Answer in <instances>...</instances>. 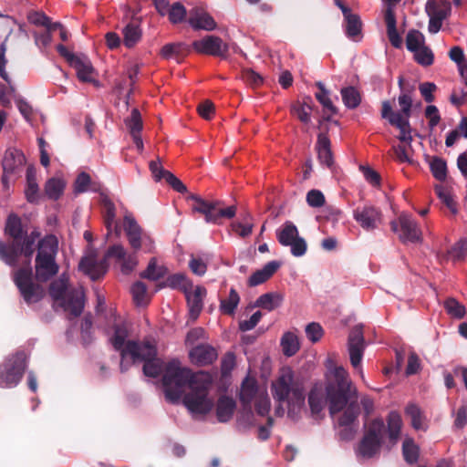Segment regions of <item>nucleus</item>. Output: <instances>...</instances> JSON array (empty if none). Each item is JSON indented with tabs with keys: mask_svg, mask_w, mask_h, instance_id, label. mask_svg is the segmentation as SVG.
<instances>
[{
	"mask_svg": "<svg viewBox=\"0 0 467 467\" xmlns=\"http://www.w3.org/2000/svg\"><path fill=\"white\" fill-rule=\"evenodd\" d=\"M335 380L326 387L327 400L329 405V413L344 411L337 418V426L341 428L339 437L343 441L354 438L358 430V417L360 408L358 403L357 389L348 379V373L342 367H337L333 372Z\"/></svg>",
	"mask_w": 467,
	"mask_h": 467,
	"instance_id": "f257e3e1",
	"label": "nucleus"
},
{
	"mask_svg": "<svg viewBox=\"0 0 467 467\" xmlns=\"http://www.w3.org/2000/svg\"><path fill=\"white\" fill-rule=\"evenodd\" d=\"M5 231L12 241L8 244L0 241V258L10 266L17 265L21 254L30 259L35 252V243L39 237V233L33 231L28 234L20 217L15 213L7 217Z\"/></svg>",
	"mask_w": 467,
	"mask_h": 467,
	"instance_id": "f03ea898",
	"label": "nucleus"
},
{
	"mask_svg": "<svg viewBox=\"0 0 467 467\" xmlns=\"http://www.w3.org/2000/svg\"><path fill=\"white\" fill-rule=\"evenodd\" d=\"M387 422L386 427L383 420L377 418L369 423L358 448V454L363 458L370 459L379 453L386 434L392 444L397 442L402 426L400 415L397 411H390Z\"/></svg>",
	"mask_w": 467,
	"mask_h": 467,
	"instance_id": "7ed1b4c3",
	"label": "nucleus"
},
{
	"mask_svg": "<svg viewBox=\"0 0 467 467\" xmlns=\"http://www.w3.org/2000/svg\"><path fill=\"white\" fill-rule=\"evenodd\" d=\"M206 373H192L191 369L182 368L177 359L166 365L162 376V385L168 400L176 403L184 393L185 388L191 389L200 381Z\"/></svg>",
	"mask_w": 467,
	"mask_h": 467,
	"instance_id": "20e7f679",
	"label": "nucleus"
},
{
	"mask_svg": "<svg viewBox=\"0 0 467 467\" xmlns=\"http://www.w3.org/2000/svg\"><path fill=\"white\" fill-rule=\"evenodd\" d=\"M272 390L276 400L287 403L288 414L291 416L297 414L305 405L304 382L295 378L290 369L282 373L272 384Z\"/></svg>",
	"mask_w": 467,
	"mask_h": 467,
	"instance_id": "39448f33",
	"label": "nucleus"
},
{
	"mask_svg": "<svg viewBox=\"0 0 467 467\" xmlns=\"http://www.w3.org/2000/svg\"><path fill=\"white\" fill-rule=\"evenodd\" d=\"M128 358L133 364L143 361L142 370L147 377L157 378L162 370V361L157 358V349L150 342L130 341L128 344L122 351V360L119 364L121 373L126 372L130 368V364L127 362Z\"/></svg>",
	"mask_w": 467,
	"mask_h": 467,
	"instance_id": "423d86ee",
	"label": "nucleus"
},
{
	"mask_svg": "<svg viewBox=\"0 0 467 467\" xmlns=\"http://www.w3.org/2000/svg\"><path fill=\"white\" fill-rule=\"evenodd\" d=\"M57 242L55 236L50 235L42 239L38 244L36 256V278L39 282H47L58 272L56 263Z\"/></svg>",
	"mask_w": 467,
	"mask_h": 467,
	"instance_id": "0eeeda50",
	"label": "nucleus"
},
{
	"mask_svg": "<svg viewBox=\"0 0 467 467\" xmlns=\"http://www.w3.org/2000/svg\"><path fill=\"white\" fill-rule=\"evenodd\" d=\"M211 378L206 374L197 384L190 389L183 397V404L194 415H206L213 409V403L208 398Z\"/></svg>",
	"mask_w": 467,
	"mask_h": 467,
	"instance_id": "6e6552de",
	"label": "nucleus"
},
{
	"mask_svg": "<svg viewBox=\"0 0 467 467\" xmlns=\"http://www.w3.org/2000/svg\"><path fill=\"white\" fill-rule=\"evenodd\" d=\"M126 254L127 252L123 245L113 244L109 247L102 260L98 261L95 254L87 255L80 260L78 267L91 280L96 281L101 278L107 272V258H115L118 261H122Z\"/></svg>",
	"mask_w": 467,
	"mask_h": 467,
	"instance_id": "1a4fd4ad",
	"label": "nucleus"
},
{
	"mask_svg": "<svg viewBox=\"0 0 467 467\" xmlns=\"http://www.w3.org/2000/svg\"><path fill=\"white\" fill-rule=\"evenodd\" d=\"M189 198L194 202L192 205V212L202 214L208 223L221 224L222 219H232L236 214L235 205L223 208L219 201H206L195 194H191Z\"/></svg>",
	"mask_w": 467,
	"mask_h": 467,
	"instance_id": "9d476101",
	"label": "nucleus"
},
{
	"mask_svg": "<svg viewBox=\"0 0 467 467\" xmlns=\"http://www.w3.org/2000/svg\"><path fill=\"white\" fill-rule=\"evenodd\" d=\"M26 368V355L18 351L9 356L0 365V388L16 387L23 378Z\"/></svg>",
	"mask_w": 467,
	"mask_h": 467,
	"instance_id": "9b49d317",
	"label": "nucleus"
},
{
	"mask_svg": "<svg viewBox=\"0 0 467 467\" xmlns=\"http://www.w3.org/2000/svg\"><path fill=\"white\" fill-rule=\"evenodd\" d=\"M13 281L27 305L39 302L45 293L42 285L33 281L32 268L27 265L16 270Z\"/></svg>",
	"mask_w": 467,
	"mask_h": 467,
	"instance_id": "f8f14e48",
	"label": "nucleus"
},
{
	"mask_svg": "<svg viewBox=\"0 0 467 467\" xmlns=\"http://www.w3.org/2000/svg\"><path fill=\"white\" fill-rule=\"evenodd\" d=\"M123 229L134 254H137L140 250H143L145 253L153 251L154 241L152 237L139 225L132 216H124Z\"/></svg>",
	"mask_w": 467,
	"mask_h": 467,
	"instance_id": "ddd939ff",
	"label": "nucleus"
},
{
	"mask_svg": "<svg viewBox=\"0 0 467 467\" xmlns=\"http://www.w3.org/2000/svg\"><path fill=\"white\" fill-rule=\"evenodd\" d=\"M400 94L398 98L400 111H393L392 106L389 100H384L381 106V118L391 119L392 114H398L401 118L410 119L412 108V93L415 90V86L405 81L404 78L400 76L398 80Z\"/></svg>",
	"mask_w": 467,
	"mask_h": 467,
	"instance_id": "4468645a",
	"label": "nucleus"
},
{
	"mask_svg": "<svg viewBox=\"0 0 467 467\" xmlns=\"http://www.w3.org/2000/svg\"><path fill=\"white\" fill-rule=\"evenodd\" d=\"M276 238L281 245L290 246L291 254L296 257L303 256L306 252L305 239L299 236L297 227L290 221H286L276 232Z\"/></svg>",
	"mask_w": 467,
	"mask_h": 467,
	"instance_id": "2eb2a0df",
	"label": "nucleus"
},
{
	"mask_svg": "<svg viewBox=\"0 0 467 467\" xmlns=\"http://www.w3.org/2000/svg\"><path fill=\"white\" fill-rule=\"evenodd\" d=\"M425 10L430 18L428 30L436 34L441 30L442 22L451 16V5L448 0H428Z\"/></svg>",
	"mask_w": 467,
	"mask_h": 467,
	"instance_id": "dca6fc26",
	"label": "nucleus"
},
{
	"mask_svg": "<svg viewBox=\"0 0 467 467\" xmlns=\"http://www.w3.org/2000/svg\"><path fill=\"white\" fill-rule=\"evenodd\" d=\"M391 231L398 234L402 243H417L421 240V231L416 221L410 215L402 213L397 220L390 222Z\"/></svg>",
	"mask_w": 467,
	"mask_h": 467,
	"instance_id": "f3484780",
	"label": "nucleus"
},
{
	"mask_svg": "<svg viewBox=\"0 0 467 467\" xmlns=\"http://www.w3.org/2000/svg\"><path fill=\"white\" fill-rule=\"evenodd\" d=\"M192 49L202 55L219 57L225 58L229 47L223 39L217 36H206L200 40H195L192 44Z\"/></svg>",
	"mask_w": 467,
	"mask_h": 467,
	"instance_id": "a211bd4d",
	"label": "nucleus"
},
{
	"mask_svg": "<svg viewBox=\"0 0 467 467\" xmlns=\"http://www.w3.org/2000/svg\"><path fill=\"white\" fill-rule=\"evenodd\" d=\"M356 222L366 231H373L382 223V213L373 205L358 206L353 211Z\"/></svg>",
	"mask_w": 467,
	"mask_h": 467,
	"instance_id": "6ab92c4d",
	"label": "nucleus"
},
{
	"mask_svg": "<svg viewBox=\"0 0 467 467\" xmlns=\"http://www.w3.org/2000/svg\"><path fill=\"white\" fill-rule=\"evenodd\" d=\"M348 346L351 365L355 368H360V363L365 349V339L362 326H355L350 330Z\"/></svg>",
	"mask_w": 467,
	"mask_h": 467,
	"instance_id": "aec40b11",
	"label": "nucleus"
},
{
	"mask_svg": "<svg viewBox=\"0 0 467 467\" xmlns=\"http://www.w3.org/2000/svg\"><path fill=\"white\" fill-rule=\"evenodd\" d=\"M149 168L156 182H160L163 179L174 191L180 193L187 192L186 185L173 173L165 170L162 167L160 159L151 161L149 164Z\"/></svg>",
	"mask_w": 467,
	"mask_h": 467,
	"instance_id": "412c9836",
	"label": "nucleus"
},
{
	"mask_svg": "<svg viewBox=\"0 0 467 467\" xmlns=\"http://www.w3.org/2000/svg\"><path fill=\"white\" fill-rule=\"evenodd\" d=\"M59 303L66 311L69 312L70 316L73 317H79L85 307V294L83 289L81 287L69 289L64 299Z\"/></svg>",
	"mask_w": 467,
	"mask_h": 467,
	"instance_id": "4be33fe9",
	"label": "nucleus"
},
{
	"mask_svg": "<svg viewBox=\"0 0 467 467\" xmlns=\"http://www.w3.org/2000/svg\"><path fill=\"white\" fill-rule=\"evenodd\" d=\"M217 350L208 344L197 345L189 353L191 362L199 367L213 364L217 359Z\"/></svg>",
	"mask_w": 467,
	"mask_h": 467,
	"instance_id": "5701e85b",
	"label": "nucleus"
},
{
	"mask_svg": "<svg viewBox=\"0 0 467 467\" xmlns=\"http://www.w3.org/2000/svg\"><path fill=\"white\" fill-rule=\"evenodd\" d=\"M25 156L24 154L16 150L9 149L5 152L2 167H3V177L2 181L5 184L9 178V175L16 173V171L24 164Z\"/></svg>",
	"mask_w": 467,
	"mask_h": 467,
	"instance_id": "b1692460",
	"label": "nucleus"
},
{
	"mask_svg": "<svg viewBox=\"0 0 467 467\" xmlns=\"http://www.w3.org/2000/svg\"><path fill=\"white\" fill-rule=\"evenodd\" d=\"M188 22L195 30L212 31L217 26L213 16L200 7H194L190 10Z\"/></svg>",
	"mask_w": 467,
	"mask_h": 467,
	"instance_id": "393cba45",
	"label": "nucleus"
},
{
	"mask_svg": "<svg viewBox=\"0 0 467 467\" xmlns=\"http://www.w3.org/2000/svg\"><path fill=\"white\" fill-rule=\"evenodd\" d=\"M185 295L189 314L192 319H197L203 307V299L206 296L207 290L205 287L198 285L194 290H187Z\"/></svg>",
	"mask_w": 467,
	"mask_h": 467,
	"instance_id": "a878e982",
	"label": "nucleus"
},
{
	"mask_svg": "<svg viewBox=\"0 0 467 467\" xmlns=\"http://www.w3.org/2000/svg\"><path fill=\"white\" fill-rule=\"evenodd\" d=\"M317 158L321 164L331 169L334 165L331 141L326 132H319L316 143Z\"/></svg>",
	"mask_w": 467,
	"mask_h": 467,
	"instance_id": "bb28decb",
	"label": "nucleus"
},
{
	"mask_svg": "<svg viewBox=\"0 0 467 467\" xmlns=\"http://www.w3.org/2000/svg\"><path fill=\"white\" fill-rule=\"evenodd\" d=\"M70 67L76 70L80 81L98 84L93 78L94 67L87 57H78L74 62H71Z\"/></svg>",
	"mask_w": 467,
	"mask_h": 467,
	"instance_id": "cd10ccee",
	"label": "nucleus"
},
{
	"mask_svg": "<svg viewBox=\"0 0 467 467\" xmlns=\"http://www.w3.org/2000/svg\"><path fill=\"white\" fill-rule=\"evenodd\" d=\"M281 263L278 261L268 262L262 269L255 271L247 281L249 286H256L266 282L279 269Z\"/></svg>",
	"mask_w": 467,
	"mask_h": 467,
	"instance_id": "c85d7f7f",
	"label": "nucleus"
},
{
	"mask_svg": "<svg viewBox=\"0 0 467 467\" xmlns=\"http://www.w3.org/2000/svg\"><path fill=\"white\" fill-rule=\"evenodd\" d=\"M386 119L391 126L397 128L400 130V135L398 136L400 141L406 142L409 146H410L412 141V128L410 126V119H407L406 117L403 119L398 114H392L391 119Z\"/></svg>",
	"mask_w": 467,
	"mask_h": 467,
	"instance_id": "c756f323",
	"label": "nucleus"
},
{
	"mask_svg": "<svg viewBox=\"0 0 467 467\" xmlns=\"http://www.w3.org/2000/svg\"><path fill=\"white\" fill-rule=\"evenodd\" d=\"M236 403L234 400L228 396H222L218 399L216 404V417L220 422L229 421L235 410Z\"/></svg>",
	"mask_w": 467,
	"mask_h": 467,
	"instance_id": "7c9ffc66",
	"label": "nucleus"
},
{
	"mask_svg": "<svg viewBox=\"0 0 467 467\" xmlns=\"http://www.w3.org/2000/svg\"><path fill=\"white\" fill-rule=\"evenodd\" d=\"M326 403L324 391L321 385L316 384L308 394V404L311 413L314 416H318L323 410Z\"/></svg>",
	"mask_w": 467,
	"mask_h": 467,
	"instance_id": "2f4dec72",
	"label": "nucleus"
},
{
	"mask_svg": "<svg viewBox=\"0 0 467 467\" xmlns=\"http://www.w3.org/2000/svg\"><path fill=\"white\" fill-rule=\"evenodd\" d=\"M113 329L114 334L112 337H110L109 341L113 346L114 349L120 352V357L122 358V351L127 348L128 344L131 340L126 342L129 333L125 325L115 324L113 326Z\"/></svg>",
	"mask_w": 467,
	"mask_h": 467,
	"instance_id": "473e14b6",
	"label": "nucleus"
},
{
	"mask_svg": "<svg viewBox=\"0 0 467 467\" xmlns=\"http://www.w3.org/2000/svg\"><path fill=\"white\" fill-rule=\"evenodd\" d=\"M160 287L168 286L172 289H179L183 293L193 288L192 282L184 274H174L167 277L163 284L159 285Z\"/></svg>",
	"mask_w": 467,
	"mask_h": 467,
	"instance_id": "72a5a7b5",
	"label": "nucleus"
},
{
	"mask_svg": "<svg viewBox=\"0 0 467 467\" xmlns=\"http://www.w3.org/2000/svg\"><path fill=\"white\" fill-rule=\"evenodd\" d=\"M346 22V35L354 41L361 37L362 22L358 14L350 13L344 17Z\"/></svg>",
	"mask_w": 467,
	"mask_h": 467,
	"instance_id": "f704fd0d",
	"label": "nucleus"
},
{
	"mask_svg": "<svg viewBox=\"0 0 467 467\" xmlns=\"http://www.w3.org/2000/svg\"><path fill=\"white\" fill-rule=\"evenodd\" d=\"M312 109V99L310 97H306L303 102L296 101L291 106V113L306 124L310 122Z\"/></svg>",
	"mask_w": 467,
	"mask_h": 467,
	"instance_id": "c9c22d12",
	"label": "nucleus"
},
{
	"mask_svg": "<svg viewBox=\"0 0 467 467\" xmlns=\"http://www.w3.org/2000/svg\"><path fill=\"white\" fill-rule=\"evenodd\" d=\"M192 47L185 43H169L162 47L161 55L163 58L169 59L172 57H182L189 54L192 50Z\"/></svg>",
	"mask_w": 467,
	"mask_h": 467,
	"instance_id": "e433bc0d",
	"label": "nucleus"
},
{
	"mask_svg": "<svg viewBox=\"0 0 467 467\" xmlns=\"http://www.w3.org/2000/svg\"><path fill=\"white\" fill-rule=\"evenodd\" d=\"M283 302V296L278 293H265L261 295L255 301V306L267 311H273L279 307Z\"/></svg>",
	"mask_w": 467,
	"mask_h": 467,
	"instance_id": "4c0bfd02",
	"label": "nucleus"
},
{
	"mask_svg": "<svg viewBox=\"0 0 467 467\" xmlns=\"http://www.w3.org/2000/svg\"><path fill=\"white\" fill-rule=\"evenodd\" d=\"M316 86L318 88L319 91L316 93L317 100L322 105L323 111L325 113L327 111L331 114H337L338 109L333 104L332 100L329 98V91L325 88V85L318 81L316 83Z\"/></svg>",
	"mask_w": 467,
	"mask_h": 467,
	"instance_id": "58836bf2",
	"label": "nucleus"
},
{
	"mask_svg": "<svg viewBox=\"0 0 467 467\" xmlns=\"http://www.w3.org/2000/svg\"><path fill=\"white\" fill-rule=\"evenodd\" d=\"M344 105L350 109L358 108L361 102V95L358 90L352 86L346 87L340 90Z\"/></svg>",
	"mask_w": 467,
	"mask_h": 467,
	"instance_id": "ea45409f",
	"label": "nucleus"
},
{
	"mask_svg": "<svg viewBox=\"0 0 467 467\" xmlns=\"http://www.w3.org/2000/svg\"><path fill=\"white\" fill-rule=\"evenodd\" d=\"M104 223L108 231V235L111 234L112 226L116 219V207L110 199L107 196L102 198Z\"/></svg>",
	"mask_w": 467,
	"mask_h": 467,
	"instance_id": "a19ab883",
	"label": "nucleus"
},
{
	"mask_svg": "<svg viewBox=\"0 0 467 467\" xmlns=\"http://www.w3.org/2000/svg\"><path fill=\"white\" fill-rule=\"evenodd\" d=\"M167 274V268L159 266L156 258H151L148 264L147 268L140 273V277L151 281H157L164 277Z\"/></svg>",
	"mask_w": 467,
	"mask_h": 467,
	"instance_id": "79ce46f5",
	"label": "nucleus"
},
{
	"mask_svg": "<svg viewBox=\"0 0 467 467\" xmlns=\"http://www.w3.org/2000/svg\"><path fill=\"white\" fill-rule=\"evenodd\" d=\"M240 303V296L237 291L232 287L227 298L220 300V311L228 316H233Z\"/></svg>",
	"mask_w": 467,
	"mask_h": 467,
	"instance_id": "37998d69",
	"label": "nucleus"
},
{
	"mask_svg": "<svg viewBox=\"0 0 467 467\" xmlns=\"http://www.w3.org/2000/svg\"><path fill=\"white\" fill-rule=\"evenodd\" d=\"M26 199L30 202L36 201L38 197V185L36 182V173L33 167H28L26 170Z\"/></svg>",
	"mask_w": 467,
	"mask_h": 467,
	"instance_id": "c03bdc74",
	"label": "nucleus"
},
{
	"mask_svg": "<svg viewBox=\"0 0 467 467\" xmlns=\"http://www.w3.org/2000/svg\"><path fill=\"white\" fill-rule=\"evenodd\" d=\"M281 347L285 356L292 357L299 350L300 345L294 333L286 332L281 338Z\"/></svg>",
	"mask_w": 467,
	"mask_h": 467,
	"instance_id": "a18cd8bd",
	"label": "nucleus"
},
{
	"mask_svg": "<svg viewBox=\"0 0 467 467\" xmlns=\"http://www.w3.org/2000/svg\"><path fill=\"white\" fill-rule=\"evenodd\" d=\"M67 279L60 277L51 282L49 285V295L57 302H60L64 299L68 289Z\"/></svg>",
	"mask_w": 467,
	"mask_h": 467,
	"instance_id": "49530a36",
	"label": "nucleus"
},
{
	"mask_svg": "<svg viewBox=\"0 0 467 467\" xmlns=\"http://www.w3.org/2000/svg\"><path fill=\"white\" fill-rule=\"evenodd\" d=\"M27 20L35 26H44L49 30H56L57 27H61L60 23H51L50 18L42 12H30L27 15Z\"/></svg>",
	"mask_w": 467,
	"mask_h": 467,
	"instance_id": "de8ad7c7",
	"label": "nucleus"
},
{
	"mask_svg": "<svg viewBox=\"0 0 467 467\" xmlns=\"http://www.w3.org/2000/svg\"><path fill=\"white\" fill-rule=\"evenodd\" d=\"M65 186V182L62 179L51 178L46 182V194L49 199L57 200L62 195Z\"/></svg>",
	"mask_w": 467,
	"mask_h": 467,
	"instance_id": "09e8293b",
	"label": "nucleus"
},
{
	"mask_svg": "<svg viewBox=\"0 0 467 467\" xmlns=\"http://www.w3.org/2000/svg\"><path fill=\"white\" fill-rule=\"evenodd\" d=\"M124 45L130 48L134 47L141 38V30L139 26L128 24L123 28Z\"/></svg>",
	"mask_w": 467,
	"mask_h": 467,
	"instance_id": "8fccbe9b",
	"label": "nucleus"
},
{
	"mask_svg": "<svg viewBox=\"0 0 467 467\" xmlns=\"http://www.w3.org/2000/svg\"><path fill=\"white\" fill-rule=\"evenodd\" d=\"M402 454L407 463L412 465L419 460L420 449L413 440L407 439L402 444Z\"/></svg>",
	"mask_w": 467,
	"mask_h": 467,
	"instance_id": "3c124183",
	"label": "nucleus"
},
{
	"mask_svg": "<svg viewBox=\"0 0 467 467\" xmlns=\"http://www.w3.org/2000/svg\"><path fill=\"white\" fill-rule=\"evenodd\" d=\"M430 169L433 177L440 181L444 182L447 178V163L440 157H432L430 161Z\"/></svg>",
	"mask_w": 467,
	"mask_h": 467,
	"instance_id": "603ef678",
	"label": "nucleus"
},
{
	"mask_svg": "<svg viewBox=\"0 0 467 467\" xmlns=\"http://www.w3.org/2000/svg\"><path fill=\"white\" fill-rule=\"evenodd\" d=\"M425 37L423 34L416 29L410 30L406 36V47L410 52L418 51L424 46Z\"/></svg>",
	"mask_w": 467,
	"mask_h": 467,
	"instance_id": "864d4df0",
	"label": "nucleus"
},
{
	"mask_svg": "<svg viewBox=\"0 0 467 467\" xmlns=\"http://www.w3.org/2000/svg\"><path fill=\"white\" fill-rule=\"evenodd\" d=\"M124 123L130 135L140 133L143 128L140 112L138 109H132L130 116L125 119Z\"/></svg>",
	"mask_w": 467,
	"mask_h": 467,
	"instance_id": "5fc2aeb1",
	"label": "nucleus"
},
{
	"mask_svg": "<svg viewBox=\"0 0 467 467\" xmlns=\"http://www.w3.org/2000/svg\"><path fill=\"white\" fill-rule=\"evenodd\" d=\"M405 413L410 418L411 425L415 430L423 429L424 417L418 405L414 403L409 404L405 409Z\"/></svg>",
	"mask_w": 467,
	"mask_h": 467,
	"instance_id": "6e6d98bb",
	"label": "nucleus"
},
{
	"mask_svg": "<svg viewBox=\"0 0 467 467\" xmlns=\"http://www.w3.org/2000/svg\"><path fill=\"white\" fill-rule=\"evenodd\" d=\"M251 215L248 213L244 219V223L241 222H234L231 226L233 231L237 234L240 237L245 238L253 233L254 224L249 222L251 220Z\"/></svg>",
	"mask_w": 467,
	"mask_h": 467,
	"instance_id": "4d7b16f0",
	"label": "nucleus"
},
{
	"mask_svg": "<svg viewBox=\"0 0 467 467\" xmlns=\"http://www.w3.org/2000/svg\"><path fill=\"white\" fill-rule=\"evenodd\" d=\"M257 392L256 384L253 381L245 380L243 382L240 392V400L244 405H249Z\"/></svg>",
	"mask_w": 467,
	"mask_h": 467,
	"instance_id": "13d9d810",
	"label": "nucleus"
},
{
	"mask_svg": "<svg viewBox=\"0 0 467 467\" xmlns=\"http://www.w3.org/2000/svg\"><path fill=\"white\" fill-rule=\"evenodd\" d=\"M444 307L447 313L456 318H462L465 315V307L453 297L445 300Z\"/></svg>",
	"mask_w": 467,
	"mask_h": 467,
	"instance_id": "bf43d9fd",
	"label": "nucleus"
},
{
	"mask_svg": "<svg viewBox=\"0 0 467 467\" xmlns=\"http://www.w3.org/2000/svg\"><path fill=\"white\" fill-rule=\"evenodd\" d=\"M414 58L421 66L429 67L433 64L434 55L431 49L425 45L414 51Z\"/></svg>",
	"mask_w": 467,
	"mask_h": 467,
	"instance_id": "052dcab7",
	"label": "nucleus"
},
{
	"mask_svg": "<svg viewBox=\"0 0 467 467\" xmlns=\"http://www.w3.org/2000/svg\"><path fill=\"white\" fill-rule=\"evenodd\" d=\"M133 300L137 306L147 303V286L141 281H137L131 286Z\"/></svg>",
	"mask_w": 467,
	"mask_h": 467,
	"instance_id": "680f3d73",
	"label": "nucleus"
},
{
	"mask_svg": "<svg viewBox=\"0 0 467 467\" xmlns=\"http://www.w3.org/2000/svg\"><path fill=\"white\" fill-rule=\"evenodd\" d=\"M187 12L185 7L179 2L171 5L169 9V20L172 24L182 22L186 17Z\"/></svg>",
	"mask_w": 467,
	"mask_h": 467,
	"instance_id": "e2e57ef3",
	"label": "nucleus"
},
{
	"mask_svg": "<svg viewBox=\"0 0 467 467\" xmlns=\"http://www.w3.org/2000/svg\"><path fill=\"white\" fill-rule=\"evenodd\" d=\"M242 79L252 88H258L263 84V78L251 68H245L241 74Z\"/></svg>",
	"mask_w": 467,
	"mask_h": 467,
	"instance_id": "0e129e2a",
	"label": "nucleus"
},
{
	"mask_svg": "<svg viewBox=\"0 0 467 467\" xmlns=\"http://www.w3.org/2000/svg\"><path fill=\"white\" fill-rule=\"evenodd\" d=\"M306 202L311 207L319 208L325 204L326 199L321 191L313 189L306 194Z\"/></svg>",
	"mask_w": 467,
	"mask_h": 467,
	"instance_id": "69168bd1",
	"label": "nucleus"
},
{
	"mask_svg": "<svg viewBox=\"0 0 467 467\" xmlns=\"http://www.w3.org/2000/svg\"><path fill=\"white\" fill-rule=\"evenodd\" d=\"M306 334L311 342L316 343L323 337L324 330L318 323L312 322L306 327Z\"/></svg>",
	"mask_w": 467,
	"mask_h": 467,
	"instance_id": "338daca9",
	"label": "nucleus"
},
{
	"mask_svg": "<svg viewBox=\"0 0 467 467\" xmlns=\"http://www.w3.org/2000/svg\"><path fill=\"white\" fill-rule=\"evenodd\" d=\"M467 424V406L462 405L456 411L453 427L457 430L463 429Z\"/></svg>",
	"mask_w": 467,
	"mask_h": 467,
	"instance_id": "774afa93",
	"label": "nucleus"
}]
</instances>
